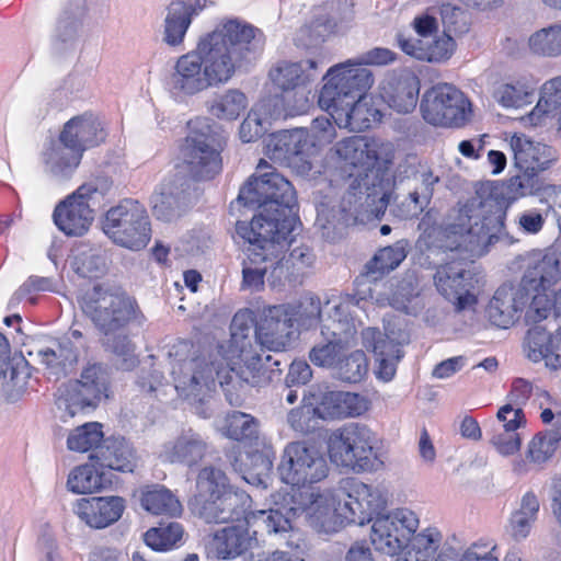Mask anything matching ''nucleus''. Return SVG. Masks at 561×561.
I'll return each mask as SVG.
<instances>
[{"label": "nucleus", "instance_id": "nucleus-1", "mask_svg": "<svg viewBox=\"0 0 561 561\" xmlns=\"http://www.w3.org/2000/svg\"><path fill=\"white\" fill-rule=\"evenodd\" d=\"M256 33V28L239 20L217 25L199 39L195 50L178 58L170 76L171 91L186 98L226 84L251 50Z\"/></svg>", "mask_w": 561, "mask_h": 561}, {"label": "nucleus", "instance_id": "nucleus-2", "mask_svg": "<svg viewBox=\"0 0 561 561\" xmlns=\"http://www.w3.org/2000/svg\"><path fill=\"white\" fill-rule=\"evenodd\" d=\"M287 309L282 305L270 307L257 324L254 339L252 336L253 320L248 312L234 314L230 325V339L227 345H221L219 352L231 363L239 359L238 369L232 367V373L240 382L249 387H263L271 381L270 366L271 355L264 358L260 351L263 347L271 351H282L287 347L295 333L291 318Z\"/></svg>", "mask_w": 561, "mask_h": 561}, {"label": "nucleus", "instance_id": "nucleus-3", "mask_svg": "<svg viewBox=\"0 0 561 561\" xmlns=\"http://www.w3.org/2000/svg\"><path fill=\"white\" fill-rule=\"evenodd\" d=\"M504 215L495 196L477 192L467 201L459 202L450 209L444 224L434 229L437 247L480 255L503 228Z\"/></svg>", "mask_w": 561, "mask_h": 561}, {"label": "nucleus", "instance_id": "nucleus-4", "mask_svg": "<svg viewBox=\"0 0 561 561\" xmlns=\"http://www.w3.org/2000/svg\"><path fill=\"white\" fill-rule=\"evenodd\" d=\"M221 345L217 347V355L221 356L229 366L225 376H221L224 368L217 363L214 354H198L197 351H194L188 358H182L184 354L193 348L192 343L181 341L173 345L170 352V355L175 357L172 365V375L175 390L181 397L202 402L215 389L217 379H219L221 387L231 386L236 388L238 386L242 388L248 386L245 382H240L232 373V367L238 369L241 362L234 359V363H231L227 359L224 353L219 352Z\"/></svg>", "mask_w": 561, "mask_h": 561}, {"label": "nucleus", "instance_id": "nucleus-5", "mask_svg": "<svg viewBox=\"0 0 561 561\" xmlns=\"http://www.w3.org/2000/svg\"><path fill=\"white\" fill-rule=\"evenodd\" d=\"M295 222V215L262 208L250 222H238L237 232L249 243L248 252L267 256L273 273L283 274V252Z\"/></svg>", "mask_w": 561, "mask_h": 561}, {"label": "nucleus", "instance_id": "nucleus-6", "mask_svg": "<svg viewBox=\"0 0 561 561\" xmlns=\"http://www.w3.org/2000/svg\"><path fill=\"white\" fill-rule=\"evenodd\" d=\"M188 133L180 148L187 172L197 180H210L222 168L220 150L224 137L211 119L196 117L187 123Z\"/></svg>", "mask_w": 561, "mask_h": 561}, {"label": "nucleus", "instance_id": "nucleus-7", "mask_svg": "<svg viewBox=\"0 0 561 561\" xmlns=\"http://www.w3.org/2000/svg\"><path fill=\"white\" fill-rule=\"evenodd\" d=\"M238 201L245 206L291 215L297 205L291 183L265 160H260L255 174L240 190Z\"/></svg>", "mask_w": 561, "mask_h": 561}, {"label": "nucleus", "instance_id": "nucleus-8", "mask_svg": "<svg viewBox=\"0 0 561 561\" xmlns=\"http://www.w3.org/2000/svg\"><path fill=\"white\" fill-rule=\"evenodd\" d=\"M80 306L100 332L124 329L137 312L136 301L126 293L101 284L83 294Z\"/></svg>", "mask_w": 561, "mask_h": 561}, {"label": "nucleus", "instance_id": "nucleus-9", "mask_svg": "<svg viewBox=\"0 0 561 561\" xmlns=\"http://www.w3.org/2000/svg\"><path fill=\"white\" fill-rule=\"evenodd\" d=\"M378 439L367 425L351 423L334 431L328 440L330 458L337 466L366 471L377 459Z\"/></svg>", "mask_w": 561, "mask_h": 561}, {"label": "nucleus", "instance_id": "nucleus-10", "mask_svg": "<svg viewBox=\"0 0 561 561\" xmlns=\"http://www.w3.org/2000/svg\"><path fill=\"white\" fill-rule=\"evenodd\" d=\"M323 79L325 83L319 95V104L327 111L350 105V102L366 96L374 83L373 72L354 60L331 67Z\"/></svg>", "mask_w": 561, "mask_h": 561}, {"label": "nucleus", "instance_id": "nucleus-11", "mask_svg": "<svg viewBox=\"0 0 561 561\" xmlns=\"http://www.w3.org/2000/svg\"><path fill=\"white\" fill-rule=\"evenodd\" d=\"M102 229L116 244L130 250L142 249L150 240L147 209L135 199H124L110 208L102 221Z\"/></svg>", "mask_w": 561, "mask_h": 561}, {"label": "nucleus", "instance_id": "nucleus-12", "mask_svg": "<svg viewBox=\"0 0 561 561\" xmlns=\"http://www.w3.org/2000/svg\"><path fill=\"white\" fill-rule=\"evenodd\" d=\"M108 187L104 179H94L80 185L55 207L53 218L56 226L67 236H83L94 219L91 203L104 196Z\"/></svg>", "mask_w": 561, "mask_h": 561}, {"label": "nucleus", "instance_id": "nucleus-13", "mask_svg": "<svg viewBox=\"0 0 561 561\" xmlns=\"http://www.w3.org/2000/svg\"><path fill=\"white\" fill-rule=\"evenodd\" d=\"M278 472L285 483L305 485L323 480L328 476L329 465L316 444L296 440L284 448Z\"/></svg>", "mask_w": 561, "mask_h": 561}, {"label": "nucleus", "instance_id": "nucleus-14", "mask_svg": "<svg viewBox=\"0 0 561 561\" xmlns=\"http://www.w3.org/2000/svg\"><path fill=\"white\" fill-rule=\"evenodd\" d=\"M337 496L343 501L340 505L342 518L347 523L365 525L374 522V515H381L387 505L385 492L357 479H344L337 488Z\"/></svg>", "mask_w": 561, "mask_h": 561}, {"label": "nucleus", "instance_id": "nucleus-15", "mask_svg": "<svg viewBox=\"0 0 561 561\" xmlns=\"http://www.w3.org/2000/svg\"><path fill=\"white\" fill-rule=\"evenodd\" d=\"M468 108L469 102L462 92L448 83L427 90L421 102L423 118L434 126L462 125L467 119Z\"/></svg>", "mask_w": 561, "mask_h": 561}, {"label": "nucleus", "instance_id": "nucleus-16", "mask_svg": "<svg viewBox=\"0 0 561 561\" xmlns=\"http://www.w3.org/2000/svg\"><path fill=\"white\" fill-rule=\"evenodd\" d=\"M419 527L415 513L407 508L396 510L387 515H378L371 525L370 540L375 549L396 556L408 547L411 536Z\"/></svg>", "mask_w": 561, "mask_h": 561}, {"label": "nucleus", "instance_id": "nucleus-17", "mask_svg": "<svg viewBox=\"0 0 561 561\" xmlns=\"http://www.w3.org/2000/svg\"><path fill=\"white\" fill-rule=\"evenodd\" d=\"M437 291L451 301L456 310L461 311L473 307L477 302L472 294V276L459 261L442 264L433 276Z\"/></svg>", "mask_w": 561, "mask_h": 561}, {"label": "nucleus", "instance_id": "nucleus-18", "mask_svg": "<svg viewBox=\"0 0 561 561\" xmlns=\"http://www.w3.org/2000/svg\"><path fill=\"white\" fill-rule=\"evenodd\" d=\"M328 160L335 168L344 169L352 175V170L373 168L378 157V144L363 136L347 137L337 141L328 152Z\"/></svg>", "mask_w": 561, "mask_h": 561}, {"label": "nucleus", "instance_id": "nucleus-19", "mask_svg": "<svg viewBox=\"0 0 561 561\" xmlns=\"http://www.w3.org/2000/svg\"><path fill=\"white\" fill-rule=\"evenodd\" d=\"M530 296L526 282L499 287L489 302L486 313L496 327L506 329L520 317Z\"/></svg>", "mask_w": 561, "mask_h": 561}, {"label": "nucleus", "instance_id": "nucleus-20", "mask_svg": "<svg viewBox=\"0 0 561 561\" xmlns=\"http://www.w3.org/2000/svg\"><path fill=\"white\" fill-rule=\"evenodd\" d=\"M410 179L416 185L402 203V207H404L402 217L404 218L415 217L424 210L433 196L434 185L439 182V176L434 175L427 167L417 170L413 164H400L394 175V184H403L404 180Z\"/></svg>", "mask_w": 561, "mask_h": 561}, {"label": "nucleus", "instance_id": "nucleus-21", "mask_svg": "<svg viewBox=\"0 0 561 561\" xmlns=\"http://www.w3.org/2000/svg\"><path fill=\"white\" fill-rule=\"evenodd\" d=\"M362 299L347 296L337 304L328 301L324 316L321 318V337L354 346L357 329L353 319L348 318L351 308L359 305Z\"/></svg>", "mask_w": 561, "mask_h": 561}, {"label": "nucleus", "instance_id": "nucleus-22", "mask_svg": "<svg viewBox=\"0 0 561 561\" xmlns=\"http://www.w3.org/2000/svg\"><path fill=\"white\" fill-rule=\"evenodd\" d=\"M190 202V184L182 180L161 184L150 197L153 216L168 222L180 218L187 210Z\"/></svg>", "mask_w": 561, "mask_h": 561}, {"label": "nucleus", "instance_id": "nucleus-23", "mask_svg": "<svg viewBox=\"0 0 561 561\" xmlns=\"http://www.w3.org/2000/svg\"><path fill=\"white\" fill-rule=\"evenodd\" d=\"M247 525L251 527L255 538H267L272 543L294 546V537L290 517L282 508H268L247 514Z\"/></svg>", "mask_w": 561, "mask_h": 561}, {"label": "nucleus", "instance_id": "nucleus-24", "mask_svg": "<svg viewBox=\"0 0 561 561\" xmlns=\"http://www.w3.org/2000/svg\"><path fill=\"white\" fill-rule=\"evenodd\" d=\"M560 440L561 415L558 416L557 428H550L533 437L527 445L525 457H517L512 461V472L522 477L527 474L533 467L542 468L543 463L552 458Z\"/></svg>", "mask_w": 561, "mask_h": 561}, {"label": "nucleus", "instance_id": "nucleus-25", "mask_svg": "<svg viewBox=\"0 0 561 561\" xmlns=\"http://www.w3.org/2000/svg\"><path fill=\"white\" fill-rule=\"evenodd\" d=\"M248 495L244 493H228L219 499L193 501V512L208 524L239 522L247 514Z\"/></svg>", "mask_w": 561, "mask_h": 561}, {"label": "nucleus", "instance_id": "nucleus-26", "mask_svg": "<svg viewBox=\"0 0 561 561\" xmlns=\"http://www.w3.org/2000/svg\"><path fill=\"white\" fill-rule=\"evenodd\" d=\"M125 510V501L119 496H100L80 499L76 504V514L89 527L105 528L116 523Z\"/></svg>", "mask_w": 561, "mask_h": 561}, {"label": "nucleus", "instance_id": "nucleus-27", "mask_svg": "<svg viewBox=\"0 0 561 561\" xmlns=\"http://www.w3.org/2000/svg\"><path fill=\"white\" fill-rule=\"evenodd\" d=\"M420 80L410 71L388 77L382 85L380 95L383 101L398 113L412 112L419 100Z\"/></svg>", "mask_w": 561, "mask_h": 561}, {"label": "nucleus", "instance_id": "nucleus-28", "mask_svg": "<svg viewBox=\"0 0 561 561\" xmlns=\"http://www.w3.org/2000/svg\"><path fill=\"white\" fill-rule=\"evenodd\" d=\"M59 140L83 152L105 140V133L99 118L83 113L69 119L59 135Z\"/></svg>", "mask_w": 561, "mask_h": 561}, {"label": "nucleus", "instance_id": "nucleus-29", "mask_svg": "<svg viewBox=\"0 0 561 561\" xmlns=\"http://www.w3.org/2000/svg\"><path fill=\"white\" fill-rule=\"evenodd\" d=\"M41 364L49 377L59 379L78 362V348L69 339L54 341L51 344L28 352Z\"/></svg>", "mask_w": 561, "mask_h": 561}, {"label": "nucleus", "instance_id": "nucleus-30", "mask_svg": "<svg viewBox=\"0 0 561 561\" xmlns=\"http://www.w3.org/2000/svg\"><path fill=\"white\" fill-rule=\"evenodd\" d=\"M319 75V61L307 59L299 62L279 61L270 70L273 84L283 92L299 91Z\"/></svg>", "mask_w": 561, "mask_h": 561}, {"label": "nucleus", "instance_id": "nucleus-31", "mask_svg": "<svg viewBox=\"0 0 561 561\" xmlns=\"http://www.w3.org/2000/svg\"><path fill=\"white\" fill-rule=\"evenodd\" d=\"M236 525L216 531L211 539V548L217 558L228 559L240 556L257 541L250 526L247 525V514Z\"/></svg>", "mask_w": 561, "mask_h": 561}, {"label": "nucleus", "instance_id": "nucleus-32", "mask_svg": "<svg viewBox=\"0 0 561 561\" xmlns=\"http://www.w3.org/2000/svg\"><path fill=\"white\" fill-rule=\"evenodd\" d=\"M515 165L526 171H542L554 160L551 147L535 142L525 135H513L510 139Z\"/></svg>", "mask_w": 561, "mask_h": 561}, {"label": "nucleus", "instance_id": "nucleus-33", "mask_svg": "<svg viewBox=\"0 0 561 561\" xmlns=\"http://www.w3.org/2000/svg\"><path fill=\"white\" fill-rule=\"evenodd\" d=\"M84 391V386L79 382H69L59 388L56 405L60 413V419L67 423L76 416H85L96 407L95 392Z\"/></svg>", "mask_w": 561, "mask_h": 561}, {"label": "nucleus", "instance_id": "nucleus-34", "mask_svg": "<svg viewBox=\"0 0 561 561\" xmlns=\"http://www.w3.org/2000/svg\"><path fill=\"white\" fill-rule=\"evenodd\" d=\"M340 505H343V501L337 496V489L322 492L312 490V499L308 502L306 515L311 525L328 533L334 530L336 518H342Z\"/></svg>", "mask_w": 561, "mask_h": 561}, {"label": "nucleus", "instance_id": "nucleus-35", "mask_svg": "<svg viewBox=\"0 0 561 561\" xmlns=\"http://www.w3.org/2000/svg\"><path fill=\"white\" fill-rule=\"evenodd\" d=\"M524 414L520 408L512 404L503 405L497 412V419L503 422L502 432L495 434L491 444L502 456L515 455L522 445V438L515 431L520 426Z\"/></svg>", "mask_w": 561, "mask_h": 561}, {"label": "nucleus", "instance_id": "nucleus-36", "mask_svg": "<svg viewBox=\"0 0 561 561\" xmlns=\"http://www.w3.org/2000/svg\"><path fill=\"white\" fill-rule=\"evenodd\" d=\"M90 458L96 459L101 467L123 472H133L136 467L134 449L124 439L105 440Z\"/></svg>", "mask_w": 561, "mask_h": 561}, {"label": "nucleus", "instance_id": "nucleus-37", "mask_svg": "<svg viewBox=\"0 0 561 561\" xmlns=\"http://www.w3.org/2000/svg\"><path fill=\"white\" fill-rule=\"evenodd\" d=\"M112 480L92 463L75 467L68 474L67 489L75 494H92L107 490Z\"/></svg>", "mask_w": 561, "mask_h": 561}, {"label": "nucleus", "instance_id": "nucleus-38", "mask_svg": "<svg viewBox=\"0 0 561 561\" xmlns=\"http://www.w3.org/2000/svg\"><path fill=\"white\" fill-rule=\"evenodd\" d=\"M540 511L538 496L529 491L526 492L519 502V506L511 514L508 529L512 538L516 541L526 539L536 523Z\"/></svg>", "mask_w": 561, "mask_h": 561}, {"label": "nucleus", "instance_id": "nucleus-39", "mask_svg": "<svg viewBox=\"0 0 561 561\" xmlns=\"http://www.w3.org/2000/svg\"><path fill=\"white\" fill-rule=\"evenodd\" d=\"M141 507L152 515L179 516L182 505L175 495L163 485H147L140 490Z\"/></svg>", "mask_w": 561, "mask_h": 561}, {"label": "nucleus", "instance_id": "nucleus-40", "mask_svg": "<svg viewBox=\"0 0 561 561\" xmlns=\"http://www.w3.org/2000/svg\"><path fill=\"white\" fill-rule=\"evenodd\" d=\"M192 23V10L182 0L172 1L167 8L162 41L169 46H180Z\"/></svg>", "mask_w": 561, "mask_h": 561}, {"label": "nucleus", "instance_id": "nucleus-41", "mask_svg": "<svg viewBox=\"0 0 561 561\" xmlns=\"http://www.w3.org/2000/svg\"><path fill=\"white\" fill-rule=\"evenodd\" d=\"M330 111L339 127L352 130L368 128L378 114L377 110L368 107L366 96L358 98L346 106L332 107Z\"/></svg>", "mask_w": 561, "mask_h": 561}, {"label": "nucleus", "instance_id": "nucleus-42", "mask_svg": "<svg viewBox=\"0 0 561 561\" xmlns=\"http://www.w3.org/2000/svg\"><path fill=\"white\" fill-rule=\"evenodd\" d=\"M313 146L305 128L282 130L271 135L266 144V151L272 159H284L285 156L300 153Z\"/></svg>", "mask_w": 561, "mask_h": 561}, {"label": "nucleus", "instance_id": "nucleus-43", "mask_svg": "<svg viewBox=\"0 0 561 561\" xmlns=\"http://www.w3.org/2000/svg\"><path fill=\"white\" fill-rule=\"evenodd\" d=\"M277 104V99H267L255 104L240 126L239 134L243 142L260 138L266 131L270 119L280 116V112L271 111V106Z\"/></svg>", "mask_w": 561, "mask_h": 561}, {"label": "nucleus", "instance_id": "nucleus-44", "mask_svg": "<svg viewBox=\"0 0 561 561\" xmlns=\"http://www.w3.org/2000/svg\"><path fill=\"white\" fill-rule=\"evenodd\" d=\"M82 158L78 149L67 146L58 139L45 152L46 171L55 178L66 179L77 169Z\"/></svg>", "mask_w": 561, "mask_h": 561}, {"label": "nucleus", "instance_id": "nucleus-45", "mask_svg": "<svg viewBox=\"0 0 561 561\" xmlns=\"http://www.w3.org/2000/svg\"><path fill=\"white\" fill-rule=\"evenodd\" d=\"M535 90L531 78L520 77L501 83L494 91V98L504 107L519 108L531 103Z\"/></svg>", "mask_w": 561, "mask_h": 561}, {"label": "nucleus", "instance_id": "nucleus-46", "mask_svg": "<svg viewBox=\"0 0 561 561\" xmlns=\"http://www.w3.org/2000/svg\"><path fill=\"white\" fill-rule=\"evenodd\" d=\"M390 305L399 311L407 314L416 316L424 308V301L421 297L419 279L413 275H407L400 280L390 297Z\"/></svg>", "mask_w": 561, "mask_h": 561}, {"label": "nucleus", "instance_id": "nucleus-47", "mask_svg": "<svg viewBox=\"0 0 561 561\" xmlns=\"http://www.w3.org/2000/svg\"><path fill=\"white\" fill-rule=\"evenodd\" d=\"M228 493H238L229 484L226 473L215 467L207 466L199 470L196 478V494L193 501L219 499Z\"/></svg>", "mask_w": 561, "mask_h": 561}, {"label": "nucleus", "instance_id": "nucleus-48", "mask_svg": "<svg viewBox=\"0 0 561 561\" xmlns=\"http://www.w3.org/2000/svg\"><path fill=\"white\" fill-rule=\"evenodd\" d=\"M206 450L207 444L203 438L190 431L175 439L167 456L171 462L193 466L204 458Z\"/></svg>", "mask_w": 561, "mask_h": 561}, {"label": "nucleus", "instance_id": "nucleus-49", "mask_svg": "<svg viewBox=\"0 0 561 561\" xmlns=\"http://www.w3.org/2000/svg\"><path fill=\"white\" fill-rule=\"evenodd\" d=\"M274 453L271 447L254 449L247 453L242 460L245 470L243 478L247 482L266 488L273 468Z\"/></svg>", "mask_w": 561, "mask_h": 561}, {"label": "nucleus", "instance_id": "nucleus-50", "mask_svg": "<svg viewBox=\"0 0 561 561\" xmlns=\"http://www.w3.org/2000/svg\"><path fill=\"white\" fill-rule=\"evenodd\" d=\"M101 333L103 334V346L106 351L115 355L116 363L122 369L129 370L137 365L138 360L135 355V344L124 329L108 332L102 331Z\"/></svg>", "mask_w": 561, "mask_h": 561}, {"label": "nucleus", "instance_id": "nucleus-51", "mask_svg": "<svg viewBox=\"0 0 561 561\" xmlns=\"http://www.w3.org/2000/svg\"><path fill=\"white\" fill-rule=\"evenodd\" d=\"M530 51L540 57H561V23L540 28L528 38Z\"/></svg>", "mask_w": 561, "mask_h": 561}, {"label": "nucleus", "instance_id": "nucleus-52", "mask_svg": "<svg viewBox=\"0 0 561 561\" xmlns=\"http://www.w3.org/2000/svg\"><path fill=\"white\" fill-rule=\"evenodd\" d=\"M407 241L400 240L392 245L380 249L366 264L367 274H383L397 268L407 257Z\"/></svg>", "mask_w": 561, "mask_h": 561}, {"label": "nucleus", "instance_id": "nucleus-53", "mask_svg": "<svg viewBox=\"0 0 561 561\" xmlns=\"http://www.w3.org/2000/svg\"><path fill=\"white\" fill-rule=\"evenodd\" d=\"M543 115H561V75L547 80L540 87L539 100L531 116L540 118Z\"/></svg>", "mask_w": 561, "mask_h": 561}, {"label": "nucleus", "instance_id": "nucleus-54", "mask_svg": "<svg viewBox=\"0 0 561 561\" xmlns=\"http://www.w3.org/2000/svg\"><path fill=\"white\" fill-rule=\"evenodd\" d=\"M368 373V360L363 351L346 352L340 358L332 374L347 382H359Z\"/></svg>", "mask_w": 561, "mask_h": 561}, {"label": "nucleus", "instance_id": "nucleus-55", "mask_svg": "<svg viewBox=\"0 0 561 561\" xmlns=\"http://www.w3.org/2000/svg\"><path fill=\"white\" fill-rule=\"evenodd\" d=\"M352 347V345L321 337L310 348L309 359L314 366L332 371L344 353L348 352Z\"/></svg>", "mask_w": 561, "mask_h": 561}, {"label": "nucleus", "instance_id": "nucleus-56", "mask_svg": "<svg viewBox=\"0 0 561 561\" xmlns=\"http://www.w3.org/2000/svg\"><path fill=\"white\" fill-rule=\"evenodd\" d=\"M103 432L102 425L96 422L85 423L81 426L76 427L68 436L67 445L72 451L87 453L94 450L102 445Z\"/></svg>", "mask_w": 561, "mask_h": 561}, {"label": "nucleus", "instance_id": "nucleus-57", "mask_svg": "<svg viewBox=\"0 0 561 561\" xmlns=\"http://www.w3.org/2000/svg\"><path fill=\"white\" fill-rule=\"evenodd\" d=\"M247 95L238 89H229L211 105V113L219 119L234 121L248 107Z\"/></svg>", "mask_w": 561, "mask_h": 561}, {"label": "nucleus", "instance_id": "nucleus-58", "mask_svg": "<svg viewBox=\"0 0 561 561\" xmlns=\"http://www.w3.org/2000/svg\"><path fill=\"white\" fill-rule=\"evenodd\" d=\"M220 430L231 439H252L257 436L259 424L250 414L233 411L225 417Z\"/></svg>", "mask_w": 561, "mask_h": 561}, {"label": "nucleus", "instance_id": "nucleus-59", "mask_svg": "<svg viewBox=\"0 0 561 561\" xmlns=\"http://www.w3.org/2000/svg\"><path fill=\"white\" fill-rule=\"evenodd\" d=\"M275 279H280L284 275L280 271L273 273L271 261L265 255L248 252V261L243 266V285L248 288L259 289L264 284V276L267 272Z\"/></svg>", "mask_w": 561, "mask_h": 561}, {"label": "nucleus", "instance_id": "nucleus-60", "mask_svg": "<svg viewBox=\"0 0 561 561\" xmlns=\"http://www.w3.org/2000/svg\"><path fill=\"white\" fill-rule=\"evenodd\" d=\"M282 306L287 309L288 317L291 318L293 323L305 328L310 327L317 319L321 321V318L324 316L321 301L314 296H305L297 302Z\"/></svg>", "mask_w": 561, "mask_h": 561}, {"label": "nucleus", "instance_id": "nucleus-61", "mask_svg": "<svg viewBox=\"0 0 561 561\" xmlns=\"http://www.w3.org/2000/svg\"><path fill=\"white\" fill-rule=\"evenodd\" d=\"M319 420L321 419L313 402H304L300 407L291 409L287 414V424L299 435L313 433L318 428Z\"/></svg>", "mask_w": 561, "mask_h": 561}, {"label": "nucleus", "instance_id": "nucleus-62", "mask_svg": "<svg viewBox=\"0 0 561 561\" xmlns=\"http://www.w3.org/2000/svg\"><path fill=\"white\" fill-rule=\"evenodd\" d=\"M71 266L81 277L96 278L105 273L107 264L101 252L89 250L76 254Z\"/></svg>", "mask_w": 561, "mask_h": 561}, {"label": "nucleus", "instance_id": "nucleus-63", "mask_svg": "<svg viewBox=\"0 0 561 561\" xmlns=\"http://www.w3.org/2000/svg\"><path fill=\"white\" fill-rule=\"evenodd\" d=\"M183 529L178 523L151 528L145 534L146 543L153 550H165L174 546L182 537Z\"/></svg>", "mask_w": 561, "mask_h": 561}, {"label": "nucleus", "instance_id": "nucleus-64", "mask_svg": "<svg viewBox=\"0 0 561 561\" xmlns=\"http://www.w3.org/2000/svg\"><path fill=\"white\" fill-rule=\"evenodd\" d=\"M408 342V335L405 332H400V339L398 343L391 348L387 350L382 355H376L377 368L376 375L383 381H390L397 371V364L402 357L400 346Z\"/></svg>", "mask_w": 561, "mask_h": 561}]
</instances>
